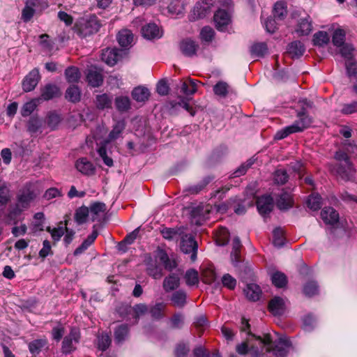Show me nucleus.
I'll return each instance as SVG.
<instances>
[{
	"label": "nucleus",
	"mask_w": 357,
	"mask_h": 357,
	"mask_svg": "<svg viewBox=\"0 0 357 357\" xmlns=\"http://www.w3.org/2000/svg\"><path fill=\"white\" fill-rule=\"evenodd\" d=\"M275 335L276 338L271 334L263 337L251 335L252 339L236 346V351L241 355L250 353L252 357H262L265 353L272 351L276 357H285L290 342L285 336Z\"/></svg>",
	"instance_id": "obj_1"
},
{
	"label": "nucleus",
	"mask_w": 357,
	"mask_h": 357,
	"mask_svg": "<svg viewBox=\"0 0 357 357\" xmlns=\"http://www.w3.org/2000/svg\"><path fill=\"white\" fill-rule=\"evenodd\" d=\"M39 193L35 184L26 185L19 192L16 206L11 209L8 215L9 220L16 224L20 219L21 213L29 206L30 203L36 199Z\"/></svg>",
	"instance_id": "obj_2"
},
{
	"label": "nucleus",
	"mask_w": 357,
	"mask_h": 357,
	"mask_svg": "<svg viewBox=\"0 0 357 357\" xmlns=\"http://www.w3.org/2000/svg\"><path fill=\"white\" fill-rule=\"evenodd\" d=\"M126 123L124 120L118 121L113 126L112 131L109 132L107 138L100 143H97L98 147L97 151L100 157L103 160L105 165L108 167L113 166V160L107 154L106 147L109 143L118 139L125 129Z\"/></svg>",
	"instance_id": "obj_3"
},
{
	"label": "nucleus",
	"mask_w": 357,
	"mask_h": 357,
	"mask_svg": "<svg viewBox=\"0 0 357 357\" xmlns=\"http://www.w3.org/2000/svg\"><path fill=\"white\" fill-rule=\"evenodd\" d=\"M298 116V119L293 124L278 130L275 133L274 139L277 140L282 139L291 134L302 132L311 125L312 119L304 112H300Z\"/></svg>",
	"instance_id": "obj_4"
},
{
	"label": "nucleus",
	"mask_w": 357,
	"mask_h": 357,
	"mask_svg": "<svg viewBox=\"0 0 357 357\" xmlns=\"http://www.w3.org/2000/svg\"><path fill=\"white\" fill-rule=\"evenodd\" d=\"M100 27V23L96 15L80 19L76 24L77 32L82 37L97 32Z\"/></svg>",
	"instance_id": "obj_5"
},
{
	"label": "nucleus",
	"mask_w": 357,
	"mask_h": 357,
	"mask_svg": "<svg viewBox=\"0 0 357 357\" xmlns=\"http://www.w3.org/2000/svg\"><path fill=\"white\" fill-rule=\"evenodd\" d=\"M48 7V3L43 0H26L22 11V20L29 22L37 11H43Z\"/></svg>",
	"instance_id": "obj_6"
},
{
	"label": "nucleus",
	"mask_w": 357,
	"mask_h": 357,
	"mask_svg": "<svg viewBox=\"0 0 357 357\" xmlns=\"http://www.w3.org/2000/svg\"><path fill=\"white\" fill-rule=\"evenodd\" d=\"M126 54L127 52L126 50L107 48L102 51L101 58L105 63L113 66Z\"/></svg>",
	"instance_id": "obj_7"
},
{
	"label": "nucleus",
	"mask_w": 357,
	"mask_h": 357,
	"mask_svg": "<svg viewBox=\"0 0 357 357\" xmlns=\"http://www.w3.org/2000/svg\"><path fill=\"white\" fill-rule=\"evenodd\" d=\"M197 243L191 235L185 234L181 237V250L185 254H190V259H197Z\"/></svg>",
	"instance_id": "obj_8"
},
{
	"label": "nucleus",
	"mask_w": 357,
	"mask_h": 357,
	"mask_svg": "<svg viewBox=\"0 0 357 357\" xmlns=\"http://www.w3.org/2000/svg\"><path fill=\"white\" fill-rule=\"evenodd\" d=\"M79 333L77 329L72 328L70 333L66 335L62 342L61 351L68 354L73 351L76 344L79 342Z\"/></svg>",
	"instance_id": "obj_9"
},
{
	"label": "nucleus",
	"mask_w": 357,
	"mask_h": 357,
	"mask_svg": "<svg viewBox=\"0 0 357 357\" xmlns=\"http://www.w3.org/2000/svg\"><path fill=\"white\" fill-rule=\"evenodd\" d=\"M215 27L218 31H225L231 23V15L225 9H219L213 17Z\"/></svg>",
	"instance_id": "obj_10"
},
{
	"label": "nucleus",
	"mask_w": 357,
	"mask_h": 357,
	"mask_svg": "<svg viewBox=\"0 0 357 357\" xmlns=\"http://www.w3.org/2000/svg\"><path fill=\"white\" fill-rule=\"evenodd\" d=\"M40 79V75L37 68L33 69L24 78L22 81V89L25 92L33 91L38 85Z\"/></svg>",
	"instance_id": "obj_11"
},
{
	"label": "nucleus",
	"mask_w": 357,
	"mask_h": 357,
	"mask_svg": "<svg viewBox=\"0 0 357 357\" xmlns=\"http://www.w3.org/2000/svg\"><path fill=\"white\" fill-rule=\"evenodd\" d=\"M212 0H202V3H197L190 15V20H196L197 19L204 17L211 9Z\"/></svg>",
	"instance_id": "obj_12"
},
{
	"label": "nucleus",
	"mask_w": 357,
	"mask_h": 357,
	"mask_svg": "<svg viewBox=\"0 0 357 357\" xmlns=\"http://www.w3.org/2000/svg\"><path fill=\"white\" fill-rule=\"evenodd\" d=\"M335 158L337 161L344 162V167L338 168L335 172L342 178H347L348 172H350L351 170L347 154L344 151H339L336 152Z\"/></svg>",
	"instance_id": "obj_13"
},
{
	"label": "nucleus",
	"mask_w": 357,
	"mask_h": 357,
	"mask_svg": "<svg viewBox=\"0 0 357 357\" xmlns=\"http://www.w3.org/2000/svg\"><path fill=\"white\" fill-rule=\"evenodd\" d=\"M142 34L148 40L158 39L162 37V31L155 23H149L142 29Z\"/></svg>",
	"instance_id": "obj_14"
},
{
	"label": "nucleus",
	"mask_w": 357,
	"mask_h": 357,
	"mask_svg": "<svg viewBox=\"0 0 357 357\" xmlns=\"http://www.w3.org/2000/svg\"><path fill=\"white\" fill-rule=\"evenodd\" d=\"M257 207L261 215L269 213L273 208V199L270 195L259 197L257 201Z\"/></svg>",
	"instance_id": "obj_15"
},
{
	"label": "nucleus",
	"mask_w": 357,
	"mask_h": 357,
	"mask_svg": "<svg viewBox=\"0 0 357 357\" xmlns=\"http://www.w3.org/2000/svg\"><path fill=\"white\" fill-rule=\"evenodd\" d=\"M75 167L78 172L85 176L93 175L96 171L93 164L86 158L78 159L75 162Z\"/></svg>",
	"instance_id": "obj_16"
},
{
	"label": "nucleus",
	"mask_w": 357,
	"mask_h": 357,
	"mask_svg": "<svg viewBox=\"0 0 357 357\" xmlns=\"http://www.w3.org/2000/svg\"><path fill=\"white\" fill-rule=\"evenodd\" d=\"M285 301L284 300L279 296H275L271 299L268 304L269 311L274 316L282 315L285 311Z\"/></svg>",
	"instance_id": "obj_17"
},
{
	"label": "nucleus",
	"mask_w": 357,
	"mask_h": 357,
	"mask_svg": "<svg viewBox=\"0 0 357 357\" xmlns=\"http://www.w3.org/2000/svg\"><path fill=\"white\" fill-rule=\"evenodd\" d=\"M321 217L323 221L331 225H334L338 222L339 214L332 207H325L321 212Z\"/></svg>",
	"instance_id": "obj_18"
},
{
	"label": "nucleus",
	"mask_w": 357,
	"mask_h": 357,
	"mask_svg": "<svg viewBox=\"0 0 357 357\" xmlns=\"http://www.w3.org/2000/svg\"><path fill=\"white\" fill-rule=\"evenodd\" d=\"M86 79L89 84L93 87L99 86L103 81L100 70H98L96 68H91L88 70Z\"/></svg>",
	"instance_id": "obj_19"
},
{
	"label": "nucleus",
	"mask_w": 357,
	"mask_h": 357,
	"mask_svg": "<svg viewBox=\"0 0 357 357\" xmlns=\"http://www.w3.org/2000/svg\"><path fill=\"white\" fill-rule=\"evenodd\" d=\"M180 48L185 56H192L195 54L198 45L194 40L187 38L181 41Z\"/></svg>",
	"instance_id": "obj_20"
},
{
	"label": "nucleus",
	"mask_w": 357,
	"mask_h": 357,
	"mask_svg": "<svg viewBox=\"0 0 357 357\" xmlns=\"http://www.w3.org/2000/svg\"><path fill=\"white\" fill-rule=\"evenodd\" d=\"M244 293L248 299L252 301H257L261 296L260 287L256 284H248L244 289Z\"/></svg>",
	"instance_id": "obj_21"
},
{
	"label": "nucleus",
	"mask_w": 357,
	"mask_h": 357,
	"mask_svg": "<svg viewBox=\"0 0 357 357\" xmlns=\"http://www.w3.org/2000/svg\"><path fill=\"white\" fill-rule=\"evenodd\" d=\"M133 34L128 29H123L117 35V40L119 45L123 47L131 46L133 42Z\"/></svg>",
	"instance_id": "obj_22"
},
{
	"label": "nucleus",
	"mask_w": 357,
	"mask_h": 357,
	"mask_svg": "<svg viewBox=\"0 0 357 357\" xmlns=\"http://www.w3.org/2000/svg\"><path fill=\"white\" fill-rule=\"evenodd\" d=\"M312 30V20L310 17L307 15L306 17L300 20L296 31L300 36H307L311 33Z\"/></svg>",
	"instance_id": "obj_23"
},
{
	"label": "nucleus",
	"mask_w": 357,
	"mask_h": 357,
	"mask_svg": "<svg viewBox=\"0 0 357 357\" xmlns=\"http://www.w3.org/2000/svg\"><path fill=\"white\" fill-rule=\"evenodd\" d=\"M89 208L92 221H95L102 215L106 211V205L102 202H94L91 204Z\"/></svg>",
	"instance_id": "obj_24"
},
{
	"label": "nucleus",
	"mask_w": 357,
	"mask_h": 357,
	"mask_svg": "<svg viewBox=\"0 0 357 357\" xmlns=\"http://www.w3.org/2000/svg\"><path fill=\"white\" fill-rule=\"evenodd\" d=\"M98 235V231L96 229H93L92 233L85 239L80 246L77 248L74 251V255L75 256L79 255L83 253L85 250H86L90 245L93 244L94 241L96 239Z\"/></svg>",
	"instance_id": "obj_25"
},
{
	"label": "nucleus",
	"mask_w": 357,
	"mask_h": 357,
	"mask_svg": "<svg viewBox=\"0 0 357 357\" xmlns=\"http://www.w3.org/2000/svg\"><path fill=\"white\" fill-rule=\"evenodd\" d=\"M60 94L59 88L54 84H47L41 90V98L45 100H49L57 97Z\"/></svg>",
	"instance_id": "obj_26"
},
{
	"label": "nucleus",
	"mask_w": 357,
	"mask_h": 357,
	"mask_svg": "<svg viewBox=\"0 0 357 357\" xmlns=\"http://www.w3.org/2000/svg\"><path fill=\"white\" fill-rule=\"evenodd\" d=\"M11 197L12 194L8 183L0 178V204H7L10 201Z\"/></svg>",
	"instance_id": "obj_27"
},
{
	"label": "nucleus",
	"mask_w": 357,
	"mask_h": 357,
	"mask_svg": "<svg viewBox=\"0 0 357 357\" xmlns=\"http://www.w3.org/2000/svg\"><path fill=\"white\" fill-rule=\"evenodd\" d=\"M276 204L280 210H287L291 208L293 204L291 195L287 192H282L277 199Z\"/></svg>",
	"instance_id": "obj_28"
},
{
	"label": "nucleus",
	"mask_w": 357,
	"mask_h": 357,
	"mask_svg": "<svg viewBox=\"0 0 357 357\" xmlns=\"http://www.w3.org/2000/svg\"><path fill=\"white\" fill-rule=\"evenodd\" d=\"M305 48L304 45L300 41H294L288 46V53L292 58H298L305 52Z\"/></svg>",
	"instance_id": "obj_29"
},
{
	"label": "nucleus",
	"mask_w": 357,
	"mask_h": 357,
	"mask_svg": "<svg viewBox=\"0 0 357 357\" xmlns=\"http://www.w3.org/2000/svg\"><path fill=\"white\" fill-rule=\"evenodd\" d=\"M273 15L277 21L283 20L287 15L286 3L282 1L276 2L273 7Z\"/></svg>",
	"instance_id": "obj_30"
},
{
	"label": "nucleus",
	"mask_w": 357,
	"mask_h": 357,
	"mask_svg": "<svg viewBox=\"0 0 357 357\" xmlns=\"http://www.w3.org/2000/svg\"><path fill=\"white\" fill-rule=\"evenodd\" d=\"M156 257L163 264L166 269L172 270L176 266V262L170 260L167 252L162 249L157 250Z\"/></svg>",
	"instance_id": "obj_31"
},
{
	"label": "nucleus",
	"mask_w": 357,
	"mask_h": 357,
	"mask_svg": "<svg viewBox=\"0 0 357 357\" xmlns=\"http://www.w3.org/2000/svg\"><path fill=\"white\" fill-rule=\"evenodd\" d=\"M150 96L149 89L146 87L138 86L132 91V98L137 102H145Z\"/></svg>",
	"instance_id": "obj_32"
},
{
	"label": "nucleus",
	"mask_w": 357,
	"mask_h": 357,
	"mask_svg": "<svg viewBox=\"0 0 357 357\" xmlns=\"http://www.w3.org/2000/svg\"><path fill=\"white\" fill-rule=\"evenodd\" d=\"M215 241L218 245H225L229 242V233L227 228L221 227L215 233Z\"/></svg>",
	"instance_id": "obj_33"
},
{
	"label": "nucleus",
	"mask_w": 357,
	"mask_h": 357,
	"mask_svg": "<svg viewBox=\"0 0 357 357\" xmlns=\"http://www.w3.org/2000/svg\"><path fill=\"white\" fill-rule=\"evenodd\" d=\"M112 103V98L107 94H102L96 96V104L99 109L110 108Z\"/></svg>",
	"instance_id": "obj_34"
},
{
	"label": "nucleus",
	"mask_w": 357,
	"mask_h": 357,
	"mask_svg": "<svg viewBox=\"0 0 357 357\" xmlns=\"http://www.w3.org/2000/svg\"><path fill=\"white\" fill-rule=\"evenodd\" d=\"M268 51L267 46L264 43H257L250 47V53L253 58L263 57Z\"/></svg>",
	"instance_id": "obj_35"
},
{
	"label": "nucleus",
	"mask_w": 357,
	"mask_h": 357,
	"mask_svg": "<svg viewBox=\"0 0 357 357\" xmlns=\"http://www.w3.org/2000/svg\"><path fill=\"white\" fill-rule=\"evenodd\" d=\"M330 37L326 31H319L313 36V44L316 46L323 47L329 43Z\"/></svg>",
	"instance_id": "obj_36"
},
{
	"label": "nucleus",
	"mask_w": 357,
	"mask_h": 357,
	"mask_svg": "<svg viewBox=\"0 0 357 357\" xmlns=\"http://www.w3.org/2000/svg\"><path fill=\"white\" fill-rule=\"evenodd\" d=\"M346 32L344 29H335L332 36V43L334 46L339 47L345 43Z\"/></svg>",
	"instance_id": "obj_37"
},
{
	"label": "nucleus",
	"mask_w": 357,
	"mask_h": 357,
	"mask_svg": "<svg viewBox=\"0 0 357 357\" xmlns=\"http://www.w3.org/2000/svg\"><path fill=\"white\" fill-rule=\"evenodd\" d=\"M197 81L190 78L185 79L181 85V91L185 95H192L197 91Z\"/></svg>",
	"instance_id": "obj_38"
},
{
	"label": "nucleus",
	"mask_w": 357,
	"mask_h": 357,
	"mask_svg": "<svg viewBox=\"0 0 357 357\" xmlns=\"http://www.w3.org/2000/svg\"><path fill=\"white\" fill-rule=\"evenodd\" d=\"M179 278L175 274L167 277L163 282V287L166 291H172L179 285Z\"/></svg>",
	"instance_id": "obj_39"
},
{
	"label": "nucleus",
	"mask_w": 357,
	"mask_h": 357,
	"mask_svg": "<svg viewBox=\"0 0 357 357\" xmlns=\"http://www.w3.org/2000/svg\"><path fill=\"white\" fill-rule=\"evenodd\" d=\"M232 247L233 248L231 253V259L233 264L234 266H236L239 261L240 250L241 248V243L238 237H236L233 239Z\"/></svg>",
	"instance_id": "obj_40"
},
{
	"label": "nucleus",
	"mask_w": 357,
	"mask_h": 357,
	"mask_svg": "<svg viewBox=\"0 0 357 357\" xmlns=\"http://www.w3.org/2000/svg\"><path fill=\"white\" fill-rule=\"evenodd\" d=\"M65 75L67 81L69 83L77 82L81 77V74L79 69L74 66L68 68L65 70Z\"/></svg>",
	"instance_id": "obj_41"
},
{
	"label": "nucleus",
	"mask_w": 357,
	"mask_h": 357,
	"mask_svg": "<svg viewBox=\"0 0 357 357\" xmlns=\"http://www.w3.org/2000/svg\"><path fill=\"white\" fill-rule=\"evenodd\" d=\"M186 293L183 290H178L173 293L171 301L174 305L183 307L186 303Z\"/></svg>",
	"instance_id": "obj_42"
},
{
	"label": "nucleus",
	"mask_w": 357,
	"mask_h": 357,
	"mask_svg": "<svg viewBox=\"0 0 357 357\" xmlns=\"http://www.w3.org/2000/svg\"><path fill=\"white\" fill-rule=\"evenodd\" d=\"M39 100L40 98H34L24 104L21 109V114L23 116H29L37 107Z\"/></svg>",
	"instance_id": "obj_43"
},
{
	"label": "nucleus",
	"mask_w": 357,
	"mask_h": 357,
	"mask_svg": "<svg viewBox=\"0 0 357 357\" xmlns=\"http://www.w3.org/2000/svg\"><path fill=\"white\" fill-rule=\"evenodd\" d=\"M115 105L119 112H126L130 108V100L127 96H119L115 99Z\"/></svg>",
	"instance_id": "obj_44"
},
{
	"label": "nucleus",
	"mask_w": 357,
	"mask_h": 357,
	"mask_svg": "<svg viewBox=\"0 0 357 357\" xmlns=\"http://www.w3.org/2000/svg\"><path fill=\"white\" fill-rule=\"evenodd\" d=\"M80 90L76 86H71L67 89L66 92V98L69 101L76 102L80 100Z\"/></svg>",
	"instance_id": "obj_45"
},
{
	"label": "nucleus",
	"mask_w": 357,
	"mask_h": 357,
	"mask_svg": "<svg viewBox=\"0 0 357 357\" xmlns=\"http://www.w3.org/2000/svg\"><path fill=\"white\" fill-rule=\"evenodd\" d=\"M271 280L273 284L278 288L284 287L287 283L286 275L279 271H277L272 274Z\"/></svg>",
	"instance_id": "obj_46"
},
{
	"label": "nucleus",
	"mask_w": 357,
	"mask_h": 357,
	"mask_svg": "<svg viewBox=\"0 0 357 357\" xmlns=\"http://www.w3.org/2000/svg\"><path fill=\"white\" fill-rule=\"evenodd\" d=\"M90 215L89 208L85 206L79 207L75 213V218L78 224H83Z\"/></svg>",
	"instance_id": "obj_47"
},
{
	"label": "nucleus",
	"mask_w": 357,
	"mask_h": 357,
	"mask_svg": "<svg viewBox=\"0 0 357 357\" xmlns=\"http://www.w3.org/2000/svg\"><path fill=\"white\" fill-rule=\"evenodd\" d=\"M128 327L126 324H121L115 331L114 339L117 344L121 343L128 335Z\"/></svg>",
	"instance_id": "obj_48"
},
{
	"label": "nucleus",
	"mask_w": 357,
	"mask_h": 357,
	"mask_svg": "<svg viewBox=\"0 0 357 357\" xmlns=\"http://www.w3.org/2000/svg\"><path fill=\"white\" fill-rule=\"evenodd\" d=\"M46 343L47 341L45 339L35 340L29 344V351L33 355L38 354L42 348L45 346Z\"/></svg>",
	"instance_id": "obj_49"
},
{
	"label": "nucleus",
	"mask_w": 357,
	"mask_h": 357,
	"mask_svg": "<svg viewBox=\"0 0 357 357\" xmlns=\"http://www.w3.org/2000/svg\"><path fill=\"white\" fill-rule=\"evenodd\" d=\"M340 53L346 61L351 60L354 58V47L350 43H345L343 45L339 47Z\"/></svg>",
	"instance_id": "obj_50"
},
{
	"label": "nucleus",
	"mask_w": 357,
	"mask_h": 357,
	"mask_svg": "<svg viewBox=\"0 0 357 357\" xmlns=\"http://www.w3.org/2000/svg\"><path fill=\"white\" fill-rule=\"evenodd\" d=\"M185 280L188 286H195L199 283L198 272L194 269H190L185 274Z\"/></svg>",
	"instance_id": "obj_51"
},
{
	"label": "nucleus",
	"mask_w": 357,
	"mask_h": 357,
	"mask_svg": "<svg viewBox=\"0 0 357 357\" xmlns=\"http://www.w3.org/2000/svg\"><path fill=\"white\" fill-rule=\"evenodd\" d=\"M284 231L281 228H276L273 232V243L275 247L280 248L284 244Z\"/></svg>",
	"instance_id": "obj_52"
},
{
	"label": "nucleus",
	"mask_w": 357,
	"mask_h": 357,
	"mask_svg": "<svg viewBox=\"0 0 357 357\" xmlns=\"http://www.w3.org/2000/svg\"><path fill=\"white\" fill-rule=\"evenodd\" d=\"M307 204L310 209L317 211L321 205V197L318 194H312L308 197Z\"/></svg>",
	"instance_id": "obj_53"
},
{
	"label": "nucleus",
	"mask_w": 357,
	"mask_h": 357,
	"mask_svg": "<svg viewBox=\"0 0 357 357\" xmlns=\"http://www.w3.org/2000/svg\"><path fill=\"white\" fill-rule=\"evenodd\" d=\"M229 91V86L225 82H218L213 87L214 93L220 97H225Z\"/></svg>",
	"instance_id": "obj_54"
},
{
	"label": "nucleus",
	"mask_w": 357,
	"mask_h": 357,
	"mask_svg": "<svg viewBox=\"0 0 357 357\" xmlns=\"http://www.w3.org/2000/svg\"><path fill=\"white\" fill-rule=\"evenodd\" d=\"M111 339L108 334L102 333L98 336V349L102 351H105L110 345Z\"/></svg>",
	"instance_id": "obj_55"
},
{
	"label": "nucleus",
	"mask_w": 357,
	"mask_h": 357,
	"mask_svg": "<svg viewBox=\"0 0 357 357\" xmlns=\"http://www.w3.org/2000/svg\"><path fill=\"white\" fill-rule=\"evenodd\" d=\"M161 234L164 238L172 241L177 239L181 234L176 229L165 227L161 230Z\"/></svg>",
	"instance_id": "obj_56"
},
{
	"label": "nucleus",
	"mask_w": 357,
	"mask_h": 357,
	"mask_svg": "<svg viewBox=\"0 0 357 357\" xmlns=\"http://www.w3.org/2000/svg\"><path fill=\"white\" fill-rule=\"evenodd\" d=\"M43 125L42 121L36 116L30 118L28 122V130L31 133H35L41 128Z\"/></svg>",
	"instance_id": "obj_57"
},
{
	"label": "nucleus",
	"mask_w": 357,
	"mask_h": 357,
	"mask_svg": "<svg viewBox=\"0 0 357 357\" xmlns=\"http://www.w3.org/2000/svg\"><path fill=\"white\" fill-rule=\"evenodd\" d=\"M147 271L149 275L156 280L161 278L162 275L161 268L153 263L148 264Z\"/></svg>",
	"instance_id": "obj_58"
},
{
	"label": "nucleus",
	"mask_w": 357,
	"mask_h": 357,
	"mask_svg": "<svg viewBox=\"0 0 357 357\" xmlns=\"http://www.w3.org/2000/svg\"><path fill=\"white\" fill-rule=\"evenodd\" d=\"M303 292L307 296H312L318 293V286L314 281L307 282L303 287Z\"/></svg>",
	"instance_id": "obj_59"
},
{
	"label": "nucleus",
	"mask_w": 357,
	"mask_h": 357,
	"mask_svg": "<svg viewBox=\"0 0 357 357\" xmlns=\"http://www.w3.org/2000/svg\"><path fill=\"white\" fill-rule=\"evenodd\" d=\"M165 305L162 303H158L154 305L150 310V314L153 319H158L162 317V312Z\"/></svg>",
	"instance_id": "obj_60"
},
{
	"label": "nucleus",
	"mask_w": 357,
	"mask_h": 357,
	"mask_svg": "<svg viewBox=\"0 0 357 357\" xmlns=\"http://www.w3.org/2000/svg\"><path fill=\"white\" fill-rule=\"evenodd\" d=\"M214 31L210 26H204L200 32L201 39L206 42H210L212 40L214 36Z\"/></svg>",
	"instance_id": "obj_61"
},
{
	"label": "nucleus",
	"mask_w": 357,
	"mask_h": 357,
	"mask_svg": "<svg viewBox=\"0 0 357 357\" xmlns=\"http://www.w3.org/2000/svg\"><path fill=\"white\" fill-rule=\"evenodd\" d=\"M255 162V160L252 158H250L244 164L241 165L234 173V177H238L242 175H244L248 169L251 167Z\"/></svg>",
	"instance_id": "obj_62"
},
{
	"label": "nucleus",
	"mask_w": 357,
	"mask_h": 357,
	"mask_svg": "<svg viewBox=\"0 0 357 357\" xmlns=\"http://www.w3.org/2000/svg\"><path fill=\"white\" fill-rule=\"evenodd\" d=\"M217 275L213 268H208L203 272V281L211 284L216 280Z\"/></svg>",
	"instance_id": "obj_63"
},
{
	"label": "nucleus",
	"mask_w": 357,
	"mask_h": 357,
	"mask_svg": "<svg viewBox=\"0 0 357 357\" xmlns=\"http://www.w3.org/2000/svg\"><path fill=\"white\" fill-rule=\"evenodd\" d=\"M222 282L224 287L229 289H234L236 285V279L228 273L222 276Z\"/></svg>",
	"instance_id": "obj_64"
}]
</instances>
